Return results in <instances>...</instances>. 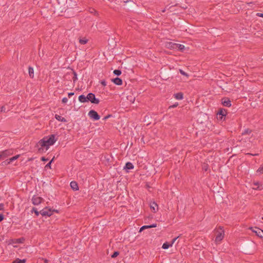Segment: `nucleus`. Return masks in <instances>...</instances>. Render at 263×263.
Here are the masks:
<instances>
[{
	"label": "nucleus",
	"mask_w": 263,
	"mask_h": 263,
	"mask_svg": "<svg viewBox=\"0 0 263 263\" xmlns=\"http://www.w3.org/2000/svg\"><path fill=\"white\" fill-rule=\"evenodd\" d=\"M88 116L95 121H97L100 119V116L94 110H90L88 112Z\"/></svg>",
	"instance_id": "423d86ee"
},
{
	"label": "nucleus",
	"mask_w": 263,
	"mask_h": 263,
	"mask_svg": "<svg viewBox=\"0 0 263 263\" xmlns=\"http://www.w3.org/2000/svg\"><path fill=\"white\" fill-rule=\"evenodd\" d=\"M1 199V197L0 196V200Z\"/></svg>",
	"instance_id": "e2e57ef3"
},
{
	"label": "nucleus",
	"mask_w": 263,
	"mask_h": 263,
	"mask_svg": "<svg viewBox=\"0 0 263 263\" xmlns=\"http://www.w3.org/2000/svg\"><path fill=\"white\" fill-rule=\"evenodd\" d=\"M111 81L117 85H121L123 83L122 80L120 78H116L111 79Z\"/></svg>",
	"instance_id": "4468645a"
},
{
	"label": "nucleus",
	"mask_w": 263,
	"mask_h": 263,
	"mask_svg": "<svg viewBox=\"0 0 263 263\" xmlns=\"http://www.w3.org/2000/svg\"><path fill=\"white\" fill-rule=\"evenodd\" d=\"M254 184L255 185H259V182H255V183H254ZM257 189H258V190H261V189H262V188H261V189H260V188H259V186H258V187H257Z\"/></svg>",
	"instance_id": "de8ad7c7"
},
{
	"label": "nucleus",
	"mask_w": 263,
	"mask_h": 263,
	"mask_svg": "<svg viewBox=\"0 0 263 263\" xmlns=\"http://www.w3.org/2000/svg\"><path fill=\"white\" fill-rule=\"evenodd\" d=\"M0 111H1V112H6L7 110H6V108L5 106H2V107H1V109H0Z\"/></svg>",
	"instance_id": "e433bc0d"
},
{
	"label": "nucleus",
	"mask_w": 263,
	"mask_h": 263,
	"mask_svg": "<svg viewBox=\"0 0 263 263\" xmlns=\"http://www.w3.org/2000/svg\"><path fill=\"white\" fill-rule=\"evenodd\" d=\"M165 11V9L162 10V12H164Z\"/></svg>",
	"instance_id": "bf43d9fd"
},
{
	"label": "nucleus",
	"mask_w": 263,
	"mask_h": 263,
	"mask_svg": "<svg viewBox=\"0 0 263 263\" xmlns=\"http://www.w3.org/2000/svg\"><path fill=\"white\" fill-rule=\"evenodd\" d=\"M156 227H157L156 223H154V224H152L151 225L143 226L140 228L139 232H141V231H143L145 229L152 228H156Z\"/></svg>",
	"instance_id": "dca6fc26"
},
{
	"label": "nucleus",
	"mask_w": 263,
	"mask_h": 263,
	"mask_svg": "<svg viewBox=\"0 0 263 263\" xmlns=\"http://www.w3.org/2000/svg\"><path fill=\"white\" fill-rule=\"evenodd\" d=\"M4 210V203H0V211H3Z\"/></svg>",
	"instance_id": "58836bf2"
},
{
	"label": "nucleus",
	"mask_w": 263,
	"mask_h": 263,
	"mask_svg": "<svg viewBox=\"0 0 263 263\" xmlns=\"http://www.w3.org/2000/svg\"><path fill=\"white\" fill-rule=\"evenodd\" d=\"M202 169L205 171H206L208 170V165L207 164H204L202 166Z\"/></svg>",
	"instance_id": "c9c22d12"
},
{
	"label": "nucleus",
	"mask_w": 263,
	"mask_h": 263,
	"mask_svg": "<svg viewBox=\"0 0 263 263\" xmlns=\"http://www.w3.org/2000/svg\"><path fill=\"white\" fill-rule=\"evenodd\" d=\"M45 139H46V137L43 138L42 139L40 140L38 143L36 144L37 146H41L45 149V151H47L49 148L46 141Z\"/></svg>",
	"instance_id": "1a4fd4ad"
},
{
	"label": "nucleus",
	"mask_w": 263,
	"mask_h": 263,
	"mask_svg": "<svg viewBox=\"0 0 263 263\" xmlns=\"http://www.w3.org/2000/svg\"><path fill=\"white\" fill-rule=\"evenodd\" d=\"M19 157H20V155H16L15 156H13V157H11V158H10L9 159V162H11L16 160Z\"/></svg>",
	"instance_id": "cd10ccee"
},
{
	"label": "nucleus",
	"mask_w": 263,
	"mask_h": 263,
	"mask_svg": "<svg viewBox=\"0 0 263 263\" xmlns=\"http://www.w3.org/2000/svg\"><path fill=\"white\" fill-rule=\"evenodd\" d=\"M26 262V259H21L19 258H17L13 261V263H25Z\"/></svg>",
	"instance_id": "393cba45"
},
{
	"label": "nucleus",
	"mask_w": 263,
	"mask_h": 263,
	"mask_svg": "<svg viewBox=\"0 0 263 263\" xmlns=\"http://www.w3.org/2000/svg\"><path fill=\"white\" fill-rule=\"evenodd\" d=\"M70 186L73 191H76L79 190L78 184L75 181H71L70 183Z\"/></svg>",
	"instance_id": "ddd939ff"
},
{
	"label": "nucleus",
	"mask_w": 263,
	"mask_h": 263,
	"mask_svg": "<svg viewBox=\"0 0 263 263\" xmlns=\"http://www.w3.org/2000/svg\"><path fill=\"white\" fill-rule=\"evenodd\" d=\"M248 155H253V156H258V154H250V153H248Z\"/></svg>",
	"instance_id": "5fc2aeb1"
},
{
	"label": "nucleus",
	"mask_w": 263,
	"mask_h": 263,
	"mask_svg": "<svg viewBox=\"0 0 263 263\" xmlns=\"http://www.w3.org/2000/svg\"><path fill=\"white\" fill-rule=\"evenodd\" d=\"M261 219L263 220V217H262Z\"/></svg>",
	"instance_id": "680f3d73"
},
{
	"label": "nucleus",
	"mask_w": 263,
	"mask_h": 263,
	"mask_svg": "<svg viewBox=\"0 0 263 263\" xmlns=\"http://www.w3.org/2000/svg\"><path fill=\"white\" fill-rule=\"evenodd\" d=\"M172 244H171V243L170 242H164L163 245H162V248L163 249H168L169 247H172Z\"/></svg>",
	"instance_id": "b1692460"
},
{
	"label": "nucleus",
	"mask_w": 263,
	"mask_h": 263,
	"mask_svg": "<svg viewBox=\"0 0 263 263\" xmlns=\"http://www.w3.org/2000/svg\"><path fill=\"white\" fill-rule=\"evenodd\" d=\"M123 2L124 3H127L129 2H132V1L130 0H123Z\"/></svg>",
	"instance_id": "3c124183"
},
{
	"label": "nucleus",
	"mask_w": 263,
	"mask_h": 263,
	"mask_svg": "<svg viewBox=\"0 0 263 263\" xmlns=\"http://www.w3.org/2000/svg\"><path fill=\"white\" fill-rule=\"evenodd\" d=\"M227 114H228V111H227V109L221 108L219 109V110L217 113V115L219 116L218 118L221 120H222L223 118L224 117L223 120H224L225 117H226Z\"/></svg>",
	"instance_id": "0eeeda50"
},
{
	"label": "nucleus",
	"mask_w": 263,
	"mask_h": 263,
	"mask_svg": "<svg viewBox=\"0 0 263 263\" xmlns=\"http://www.w3.org/2000/svg\"><path fill=\"white\" fill-rule=\"evenodd\" d=\"M252 130L248 128L245 130V131L242 133V135H247L249 134H250L251 133Z\"/></svg>",
	"instance_id": "c756f323"
},
{
	"label": "nucleus",
	"mask_w": 263,
	"mask_h": 263,
	"mask_svg": "<svg viewBox=\"0 0 263 263\" xmlns=\"http://www.w3.org/2000/svg\"><path fill=\"white\" fill-rule=\"evenodd\" d=\"M113 73L114 74L119 76L121 74V71L119 69H115Z\"/></svg>",
	"instance_id": "bb28decb"
},
{
	"label": "nucleus",
	"mask_w": 263,
	"mask_h": 263,
	"mask_svg": "<svg viewBox=\"0 0 263 263\" xmlns=\"http://www.w3.org/2000/svg\"><path fill=\"white\" fill-rule=\"evenodd\" d=\"M55 118L59 121H61V122H67V120L64 118V117H62V116H60V115H55Z\"/></svg>",
	"instance_id": "aec40b11"
},
{
	"label": "nucleus",
	"mask_w": 263,
	"mask_h": 263,
	"mask_svg": "<svg viewBox=\"0 0 263 263\" xmlns=\"http://www.w3.org/2000/svg\"><path fill=\"white\" fill-rule=\"evenodd\" d=\"M51 162H49L46 165L45 168H51Z\"/></svg>",
	"instance_id": "4c0bfd02"
},
{
	"label": "nucleus",
	"mask_w": 263,
	"mask_h": 263,
	"mask_svg": "<svg viewBox=\"0 0 263 263\" xmlns=\"http://www.w3.org/2000/svg\"><path fill=\"white\" fill-rule=\"evenodd\" d=\"M41 160L42 161H47L49 159L48 158H46L45 157H41Z\"/></svg>",
	"instance_id": "c03bdc74"
},
{
	"label": "nucleus",
	"mask_w": 263,
	"mask_h": 263,
	"mask_svg": "<svg viewBox=\"0 0 263 263\" xmlns=\"http://www.w3.org/2000/svg\"><path fill=\"white\" fill-rule=\"evenodd\" d=\"M45 151V149L41 146L38 148L39 153H43V152H44Z\"/></svg>",
	"instance_id": "473e14b6"
},
{
	"label": "nucleus",
	"mask_w": 263,
	"mask_h": 263,
	"mask_svg": "<svg viewBox=\"0 0 263 263\" xmlns=\"http://www.w3.org/2000/svg\"><path fill=\"white\" fill-rule=\"evenodd\" d=\"M43 200V198L41 197L34 196L32 199V203L34 205H38L41 203Z\"/></svg>",
	"instance_id": "9b49d317"
},
{
	"label": "nucleus",
	"mask_w": 263,
	"mask_h": 263,
	"mask_svg": "<svg viewBox=\"0 0 263 263\" xmlns=\"http://www.w3.org/2000/svg\"><path fill=\"white\" fill-rule=\"evenodd\" d=\"M4 219V216L3 214L0 213V222Z\"/></svg>",
	"instance_id": "ea45409f"
},
{
	"label": "nucleus",
	"mask_w": 263,
	"mask_h": 263,
	"mask_svg": "<svg viewBox=\"0 0 263 263\" xmlns=\"http://www.w3.org/2000/svg\"><path fill=\"white\" fill-rule=\"evenodd\" d=\"M46 137V139H45V141L48 146L50 145H52L54 144V143L57 141V139H55V135H51L48 137Z\"/></svg>",
	"instance_id": "39448f33"
},
{
	"label": "nucleus",
	"mask_w": 263,
	"mask_h": 263,
	"mask_svg": "<svg viewBox=\"0 0 263 263\" xmlns=\"http://www.w3.org/2000/svg\"><path fill=\"white\" fill-rule=\"evenodd\" d=\"M28 73H29V77L31 78H33L34 70H33V68L31 66H29V67H28Z\"/></svg>",
	"instance_id": "412c9836"
},
{
	"label": "nucleus",
	"mask_w": 263,
	"mask_h": 263,
	"mask_svg": "<svg viewBox=\"0 0 263 263\" xmlns=\"http://www.w3.org/2000/svg\"><path fill=\"white\" fill-rule=\"evenodd\" d=\"M111 116H112L111 115H108L107 116L104 117V118L103 119V120H106Z\"/></svg>",
	"instance_id": "37998d69"
},
{
	"label": "nucleus",
	"mask_w": 263,
	"mask_h": 263,
	"mask_svg": "<svg viewBox=\"0 0 263 263\" xmlns=\"http://www.w3.org/2000/svg\"><path fill=\"white\" fill-rule=\"evenodd\" d=\"M185 49V46L183 45L177 44L176 50L183 52Z\"/></svg>",
	"instance_id": "5701e85b"
},
{
	"label": "nucleus",
	"mask_w": 263,
	"mask_h": 263,
	"mask_svg": "<svg viewBox=\"0 0 263 263\" xmlns=\"http://www.w3.org/2000/svg\"><path fill=\"white\" fill-rule=\"evenodd\" d=\"M67 10V9L64 10V12H66Z\"/></svg>",
	"instance_id": "052dcab7"
},
{
	"label": "nucleus",
	"mask_w": 263,
	"mask_h": 263,
	"mask_svg": "<svg viewBox=\"0 0 263 263\" xmlns=\"http://www.w3.org/2000/svg\"><path fill=\"white\" fill-rule=\"evenodd\" d=\"M222 104L226 107H230L231 106V101L229 98L225 97L221 99Z\"/></svg>",
	"instance_id": "9d476101"
},
{
	"label": "nucleus",
	"mask_w": 263,
	"mask_h": 263,
	"mask_svg": "<svg viewBox=\"0 0 263 263\" xmlns=\"http://www.w3.org/2000/svg\"><path fill=\"white\" fill-rule=\"evenodd\" d=\"M11 162H9V160L7 159L2 163V165H6L10 164Z\"/></svg>",
	"instance_id": "7c9ffc66"
},
{
	"label": "nucleus",
	"mask_w": 263,
	"mask_h": 263,
	"mask_svg": "<svg viewBox=\"0 0 263 263\" xmlns=\"http://www.w3.org/2000/svg\"><path fill=\"white\" fill-rule=\"evenodd\" d=\"M54 159V157L49 162H51V163H52Z\"/></svg>",
	"instance_id": "4d7b16f0"
},
{
	"label": "nucleus",
	"mask_w": 263,
	"mask_h": 263,
	"mask_svg": "<svg viewBox=\"0 0 263 263\" xmlns=\"http://www.w3.org/2000/svg\"><path fill=\"white\" fill-rule=\"evenodd\" d=\"M13 153V149H8L0 152L1 155L3 160L5 159L8 156L12 155Z\"/></svg>",
	"instance_id": "20e7f679"
},
{
	"label": "nucleus",
	"mask_w": 263,
	"mask_h": 263,
	"mask_svg": "<svg viewBox=\"0 0 263 263\" xmlns=\"http://www.w3.org/2000/svg\"><path fill=\"white\" fill-rule=\"evenodd\" d=\"M174 97L177 100H182L183 98V93L181 92L175 93Z\"/></svg>",
	"instance_id": "6ab92c4d"
},
{
	"label": "nucleus",
	"mask_w": 263,
	"mask_h": 263,
	"mask_svg": "<svg viewBox=\"0 0 263 263\" xmlns=\"http://www.w3.org/2000/svg\"><path fill=\"white\" fill-rule=\"evenodd\" d=\"M215 242L216 243H220L223 239L224 235V230L221 227H219L215 231Z\"/></svg>",
	"instance_id": "f03ea898"
},
{
	"label": "nucleus",
	"mask_w": 263,
	"mask_h": 263,
	"mask_svg": "<svg viewBox=\"0 0 263 263\" xmlns=\"http://www.w3.org/2000/svg\"><path fill=\"white\" fill-rule=\"evenodd\" d=\"M252 231L256 234V235L260 237L263 238V230L257 227H251L249 228Z\"/></svg>",
	"instance_id": "6e6552de"
},
{
	"label": "nucleus",
	"mask_w": 263,
	"mask_h": 263,
	"mask_svg": "<svg viewBox=\"0 0 263 263\" xmlns=\"http://www.w3.org/2000/svg\"><path fill=\"white\" fill-rule=\"evenodd\" d=\"M34 212L36 216H39L40 213L43 216H50L52 215L53 212H55L58 213V210H51V209H49L48 207H46L44 208L42 210H41L40 212L37 210V209L35 208H33L31 210V212Z\"/></svg>",
	"instance_id": "f257e3e1"
},
{
	"label": "nucleus",
	"mask_w": 263,
	"mask_h": 263,
	"mask_svg": "<svg viewBox=\"0 0 263 263\" xmlns=\"http://www.w3.org/2000/svg\"><path fill=\"white\" fill-rule=\"evenodd\" d=\"M119 254V252L118 251H115L111 255V258H114L117 257Z\"/></svg>",
	"instance_id": "c85d7f7f"
},
{
	"label": "nucleus",
	"mask_w": 263,
	"mask_h": 263,
	"mask_svg": "<svg viewBox=\"0 0 263 263\" xmlns=\"http://www.w3.org/2000/svg\"><path fill=\"white\" fill-rule=\"evenodd\" d=\"M150 207L152 211L154 213H156L158 210V205L155 202H153L150 204Z\"/></svg>",
	"instance_id": "2eb2a0df"
},
{
	"label": "nucleus",
	"mask_w": 263,
	"mask_h": 263,
	"mask_svg": "<svg viewBox=\"0 0 263 263\" xmlns=\"http://www.w3.org/2000/svg\"><path fill=\"white\" fill-rule=\"evenodd\" d=\"M48 260L45 259V261H44V262L45 263H48Z\"/></svg>",
	"instance_id": "13d9d810"
},
{
	"label": "nucleus",
	"mask_w": 263,
	"mask_h": 263,
	"mask_svg": "<svg viewBox=\"0 0 263 263\" xmlns=\"http://www.w3.org/2000/svg\"><path fill=\"white\" fill-rule=\"evenodd\" d=\"M58 9H59V10H60L61 12H63V11H64V9H62L61 8H59V7H58Z\"/></svg>",
	"instance_id": "603ef678"
},
{
	"label": "nucleus",
	"mask_w": 263,
	"mask_h": 263,
	"mask_svg": "<svg viewBox=\"0 0 263 263\" xmlns=\"http://www.w3.org/2000/svg\"><path fill=\"white\" fill-rule=\"evenodd\" d=\"M90 12L91 13H94L95 15H98V12L94 9H91Z\"/></svg>",
	"instance_id": "f704fd0d"
},
{
	"label": "nucleus",
	"mask_w": 263,
	"mask_h": 263,
	"mask_svg": "<svg viewBox=\"0 0 263 263\" xmlns=\"http://www.w3.org/2000/svg\"><path fill=\"white\" fill-rule=\"evenodd\" d=\"M87 42H88V40L87 39H86L85 37L79 39V43L82 45H84V44H86L87 43Z\"/></svg>",
	"instance_id": "a878e982"
},
{
	"label": "nucleus",
	"mask_w": 263,
	"mask_h": 263,
	"mask_svg": "<svg viewBox=\"0 0 263 263\" xmlns=\"http://www.w3.org/2000/svg\"><path fill=\"white\" fill-rule=\"evenodd\" d=\"M178 238V237H175L174 238V239H173V240H172L171 244H172V246L173 245V244L175 242V241L177 240V239Z\"/></svg>",
	"instance_id": "49530a36"
},
{
	"label": "nucleus",
	"mask_w": 263,
	"mask_h": 263,
	"mask_svg": "<svg viewBox=\"0 0 263 263\" xmlns=\"http://www.w3.org/2000/svg\"><path fill=\"white\" fill-rule=\"evenodd\" d=\"M255 3L254 2H251L250 3H247V4L248 5H250V4H254Z\"/></svg>",
	"instance_id": "864d4df0"
},
{
	"label": "nucleus",
	"mask_w": 263,
	"mask_h": 263,
	"mask_svg": "<svg viewBox=\"0 0 263 263\" xmlns=\"http://www.w3.org/2000/svg\"><path fill=\"white\" fill-rule=\"evenodd\" d=\"M178 103H176L174 104H173V105L170 106V108H175V107H176L177 106H178Z\"/></svg>",
	"instance_id": "79ce46f5"
},
{
	"label": "nucleus",
	"mask_w": 263,
	"mask_h": 263,
	"mask_svg": "<svg viewBox=\"0 0 263 263\" xmlns=\"http://www.w3.org/2000/svg\"><path fill=\"white\" fill-rule=\"evenodd\" d=\"M257 172L260 173V174H263V166L259 167L257 170Z\"/></svg>",
	"instance_id": "72a5a7b5"
},
{
	"label": "nucleus",
	"mask_w": 263,
	"mask_h": 263,
	"mask_svg": "<svg viewBox=\"0 0 263 263\" xmlns=\"http://www.w3.org/2000/svg\"><path fill=\"white\" fill-rule=\"evenodd\" d=\"M257 15L261 17H263V13H258Z\"/></svg>",
	"instance_id": "8fccbe9b"
},
{
	"label": "nucleus",
	"mask_w": 263,
	"mask_h": 263,
	"mask_svg": "<svg viewBox=\"0 0 263 263\" xmlns=\"http://www.w3.org/2000/svg\"><path fill=\"white\" fill-rule=\"evenodd\" d=\"M87 97L83 95L79 96V101L81 103H85L88 102L87 99Z\"/></svg>",
	"instance_id": "a211bd4d"
},
{
	"label": "nucleus",
	"mask_w": 263,
	"mask_h": 263,
	"mask_svg": "<svg viewBox=\"0 0 263 263\" xmlns=\"http://www.w3.org/2000/svg\"><path fill=\"white\" fill-rule=\"evenodd\" d=\"M21 239L24 240V239L23 238H20V239H18V242H22Z\"/></svg>",
	"instance_id": "6e6d98bb"
},
{
	"label": "nucleus",
	"mask_w": 263,
	"mask_h": 263,
	"mask_svg": "<svg viewBox=\"0 0 263 263\" xmlns=\"http://www.w3.org/2000/svg\"><path fill=\"white\" fill-rule=\"evenodd\" d=\"M71 70L72 72V74H73L72 80L73 83H74L78 80L77 73L73 69H71Z\"/></svg>",
	"instance_id": "4be33fe9"
},
{
	"label": "nucleus",
	"mask_w": 263,
	"mask_h": 263,
	"mask_svg": "<svg viewBox=\"0 0 263 263\" xmlns=\"http://www.w3.org/2000/svg\"><path fill=\"white\" fill-rule=\"evenodd\" d=\"M68 101V99L67 98L65 97V98H63L62 99V102L64 103H67V102Z\"/></svg>",
	"instance_id": "a19ab883"
},
{
	"label": "nucleus",
	"mask_w": 263,
	"mask_h": 263,
	"mask_svg": "<svg viewBox=\"0 0 263 263\" xmlns=\"http://www.w3.org/2000/svg\"><path fill=\"white\" fill-rule=\"evenodd\" d=\"M87 101H90L92 104H98L100 102L99 99L96 98L95 95L93 93L90 92L87 95Z\"/></svg>",
	"instance_id": "7ed1b4c3"
},
{
	"label": "nucleus",
	"mask_w": 263,
	"mask_h": 263,
	"mask_svg": "<svg viewBox=\"0 0 263 263\" xmlns=\"http://www.w3.org/2000/svg\"><path fill=\"white\" fill-rule=\"evenodd\" d=\"M101 84L103 86H105L106 85V83L105 80H102L101 81Z\"/></svg>",
	"instance_id": "a18cd8bd"
},
{
	"label": "nucleus",
	"mask_w": 263,
	"mask_h": 263,
	"mask_svg": "<svg viewBox=\"0 0 263 263\" xmlns=\"http://www.w3.org/2000/svg\"><path fill=\"white\" fill-rule=\"evenodd\" d=\"M165 46L168 49L176 50L177 47V44L173 42H166Z\"/></svg>",
	"instance_id": "f8f14e48"
},
{
	"label": "nucleus",
	"mask_w": 263,
	"mask_h": 263,
	"mask_svg": "<svg viewBox=\"0 0 263 263\" xmlns=\"http://www.w3.org/2000/svg\"><path fill=\"white\" fill-rule=\"evenodd\" d=\"M179 72H180V73L181 74H182V75H183V76H186V77H189V75H188V74H187L185 72H184L183 70H182V69H179Z\"/></svg>",
	"instance_id": "2f4dec72"
},
{
	"label": "nucleus",
	"mask_w": 263,
	"mask_h": 263,
	"mask_svg": "<svg viewBox=\"0 0 263 263\" xmlns=\"http://www.w3.org/2000/svg\"><path fill=\"white\" fill-rule=\"evenodd\" d=\"M74 95V92H69L68 93V97L70 98L71 96Z\"/></svg>",
	"instance_id": "09e8293b"
},
{
	"label": "nucleus",
	"mask_w": 263,
	"mask_h": 263,
	"mask_svg": "<svg viewBox=\"0 0 263 263\" xmlns=\"http://www.w3.org/2000/svg\"><path fill=\"white\" fill-rule=\"evenodd\" d=\"M134 167V165L130 162H127L126 163L125 166L124 167V170H132Z\"/></svg>",
	"instance_id": "f3484780"
}]
</instances>
